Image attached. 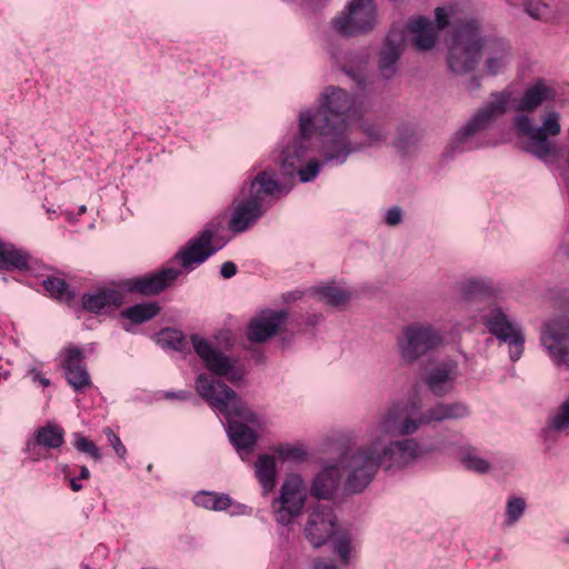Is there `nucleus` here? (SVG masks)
I'll list each match as a JSON object with an SVG mask.
<instances>
[{
    "mask_svg": "<svg viewBox=\"0 0 569 569\" xmlns=\"http://www.w3.org/2000/svg\"><path fill=\"white\" fill-rule=\"evenodd\" d=\"M425 425L423 413L415 401L399 402L380 413L368 426L365 442L345 453L340 463L346 470L345 490L362 492L379 470L402 469L415 463L423 449L415 435Z\"/></svg>",
    "mask_w": 569,
    "mask_h": 569,
    "instance_id": "obj_1",
    "label": "nucleus"
},
{
    "mask_svg": "<svg viewBox=\"0 0 569 569\" xmlns=\"http://www.w3.org/2000/svg\"><path fill=\"white\" fill-rule=\"evenodd\" d=\"M316 112L302 111L299 116V131L302 137L320 136L325 161L345 163L349 154L357 150L348 139L350 123L357 117L353 98L340 88H327L319 98Z\"/></svg>",
    "mask_w": 569,
    "mask_h": 569,
    "instance_id": "obj_2",
    "label": "nucleus"
},
{
    "mask_svg": "<svg viewBox=\"0 0 569 569\" xmlns=\"http://www.w3.org/2000/svg\"><path fill=\"white\" fill-rule=\"evenodd\" d=\"M513 59L510 42L482 33L479 22L471 19L457 27L448 47L447 63L451 72L466 74L482 61L489 77L503 73Z\"/></svg>",
    "mask_w": 569,
    "mask_h": 569,
    "instance_id": "obj_3",
    "label": "nucleus"
},
{
    "mask_svg": "<svg viewBox=\"0 0 569 569\" xmlns=\"http://www.w3.org/2000/svg\"><path fill=\"white\" fill-rule=\"evenodd\" d=\"M499 291V288L487 278H471L460 287V295L467 303L485 306V308H480L481 321L498 340L509 343L510 359L517 361L523 352L525 337L521 328L501 307L490 303V299L496 297Z\"/></svg>",
    "mask_w": 569,
    "mask_h": 569,
    "instance_id": "obj_4",
    "label": "nucleus"
},
{
    "mask_svg": "<svg viewBox=\"0 0 569 569\" xmlns=\"http://www.w3.org/2000/svg\"><path fill=\"white\" fill-rule=\"evenodd\" d=\"M196 390L203 400L229 420L237 417L252 425L259 423L257 413L226 383L206 375H199L196 381ZM229 438L238 450L252 448L257 440L256 432L252 429L237 421H229Z\"/></svg>",
    "mask_w": 569,
    "mask_h": 569,
    "instance_id": "obj_5",
    "label": "nucleus"
},
{
    "mask_svg": "<svg viewBox=\"0 0 569 569\" xmlns=\"http://www.w3.org/2000/svg\"><path fill=\"white\" fill-rule=\"evenodd\" d=\"M515 124L521 136L528 138L526 150L540 160L547 161L557 157L559 148L549 137H556L561 131L559 113L550 111L546 113L542 126L535 127L528 116L519 114L515 118Z\"/></svg>",
    "mask_w": 569,
    "mask_h": 569,
    "instance_id": "obj_6",
    "label": "nucleus"
},
{
    "mask_svg": "<svg viewBox=\"0 0 569 569\" xmlns=\"http://www.w3.org/2000/svg\"><path fill=\"white\" fill-rule=\"evenodd\" d=\"M441 331L425 322H415L403 328L397 340L399 355L406 363H413L442 343Z\"/></svg>",
    "mask_w": 569,
    "mask_h": 569,
    "instance_id": "obj_7",
    "label": "nucleus"
},
{
    "mask_svg": "<svg viewBox=\"0 0 569 569\" xmlns=\"http://www.w3.org/2000/svg\"><path fill=\"white\" fill-rule=\"evenodd\" d=\"M376 22L372 0H351L346 10L337 16L331 26L342 36H355L371 30Z\"/></svg>",
    "mask_w": 569,
    "mask_h": 569,
    "instance_id": "obj_8",
    "label": "nucleus"
},
{
    "mask_svg": "<svg viewBox=\"0 0 569 569\" xmlns=\"http://www.w3.org/2000/svg\"><path fill=\"white\" fill-rule=\"evenodd\" d=\"M305 501L306 487L301 476L288 475L281 486L280 497L272 505L276 520L282 526L289 525L300 515Z\"/></svg>",
    "mask_w": 569,
    "mask_h": 569,
    "instance_id": "obj_9",
    "label": "nucleus"
},
{
    "mask_svg": "<svg viewBox=\"0 0 569 569\" xmlns=\"http://www.w3.org/2000/svg\"><path fill=\"white\" fill-rule=\"evenodd\" d=\"M541 343L556 366L569 368V318L561 317L546 323Z\"/></svg>",
    "mask_w": 569,
    "mask_h": 569,
    "instance_id": "obj_10",
    "label": "nucleus"
},
{
    "mask_svg": "<svg viewBox=\"0 0 569 569\" xmlns=\"http://www.w3.org/2000/svg\"><path fill=\"white\" fill-rule=\"evenodd\" d=\"M310 137H300L282 151V157L279 160L280 167L286 176H293L297 173L301 182H309L313 180L320 170V163L312 159L306 168H301V163L307 156L308 144L307 140Z\"/></svg>",
    "mask_w": 569,
    "mask_h": 569,
    "instance_id": "obj_11",
    "label": "nucleus"
},
{
    "mask_svg": "<svg viewBox=\"0 0 569 569\" xmlns=\"http://www.w3.org/2000/svg\"><path fill=\"white\" fill-rule=\"evenodd\" d=\"M508 94L496 92L490 100L456 133V139L463 143L471 136L488 128L497 118L507 111Z\"/></svg>",
    "mask_w": 569,
    "mask_h": 569,
    "instance_id": "obj_12",
    "label": "nucleus"
},
{
    "mask_svg": "<svg viewBox=\"0 0 569 569\" xmlns=\"http://www.w3.org/2000/svg\"><path fill=\"white\" fill-rule=\"evenodd\" d=\"M337 528V518L328 506L317 503L308 515L305 526L306 539L313 548L328 542Z\"/></svg>",
    "mask_w": 569,
    "mask_h": 569,
    "instance_id": "obj_13",
    "label": "nucleus"
},
{
    "mask_svg": "<svg viewBox=\"0 0 569 569\" xmlns=\"http://www.w3.org/2000/svg\"><path fill=\"white\" fill-rule=\"evenodd\" d=\"M191 342L197 355L202 359L209 371L217 376L227 377L231 382L242 379V372L234 369V360L217 351L207 340L193 335Z\"/></svg>",
    "mask_w": 569,
    "mask_h": 569,
    "instance_id": "obj_14",
    "label": "nucleus"
},
{
    "mask_svg": "<svg viewBox=\"0 0 569 569\" xmlns=\"http://www.w3.org/2000/svg\"><path fill=\"white\" fill-rule=\"evenodd\" d=\"M60 363L67 382L76 391L91 387L90 375L84 363V355L78 347L73 345L66 346L60 351Z\"/></svg>",
    "mask_w": 569,
    "mask_h": 569,
    "instance_id": "obj_15",
    "label": "nucleus"
},
{
    "mask_svg": "<svg viewBox=\"0 0 569 569\" xmlns=\"http://www.w3.org/2000/svg\"><path fill=\"white\" fill-rule=\"evenodd\" d=\"M216 230L212 224H208L202 232L181 249L177 254L181 266L184 269H190L192 264L203 263L210 256H212L221 246L213 247V236Z\"/></svg>",
    "mask_w": 569,
    "mask_h": 569,
    "instance_id": "obj_16",
    "label": "nucleus"
},
{
    "mask_svg": "<svg viewBox=\"0 0 569 569\" xmlns=\"http://www.w3.org/2000/svg\"><path fill=\"white\" fill-rule=\"evenodd\" d=\"M179 274L180 270L167 268L150 274L129 279L124 286L129 292L153 296L170 287Z\"/></svg>",
    "mask_w": 569,
    "mask_h": 569,
    "instance_id": "obj_17",
    "label": "nucleus"
},
{
    "mask_svg": "<svg viewBox=\"0 0 569 569\" xmlns=\"http://www.w3.org/2000/svg\"><path fill=\"white\" fill-rule=\"evenodd\" d=\"M458 377V366L455 362H445L430 368L425 376V383L436 397H445L453 391Z\"/></svg>",
    "mask_w": 569,
    "mask_h": 569,
    "instance_id": "obj_18",
    "label": "nucleus"
},
{
    "mask_svg": "<svg viewBox=\"0 0 569 569\" xmlns=\"http://www.w3.org/2000/svg\"><path fill=\"white\" fill-rule=\"evenodd\" d=\"M405 36L399 30H391L379 54V71L385 79H391L397 72V62L402 53Z\"/></svg>",
    "mask_w": 569,
    "mask_h": 569,
    "instance_id": "obj_19",
    "label": "nucleus"
},
{
    "mask_svg": "<svg viewBox=\"0 0 569 569\" xmlns=\"http://www.w3.org/2000/svg\"><path fill=\"white\" fill-rule=\"evenodd\" d=\"M284 311H263L252 319L248 328V339L253 342H264L273 337L283 325Z\"/></svg>",
    "mask_w": 569,
    "mask_h": 569,
    "instance_id": "obj_20",
    "label": "nucleus"
},
{
    "mask_svg": "<svg viewBox=\"0 0 569 569\" xmlns=\"http://www.w3.org/2000/svg\"><path fill=\"white\" fill-rule=\"evenodd\" d=\"M341 473L338 465L326 463L311 482L310 492L317 499H331L340 488Z\"/></svg>",
    "mask_w": 569,
    "mask_h": 569,
    "instance_id": "obj_21",
    "label": "nucleus"
},
{
    "mask_svg": "<svg viewBox=\"0 0 569 569\" xmlns=\"http://www.w3.org/2000/svg\"><path fill=\"white\" fill-rule=\"evenodd\" d=\"M263 213L261 203L251 199L238 203L236 207L229 228L236 233L246 231L252 226Z\"/></svg>",
    "mask_w": 569,
    "mask_h": 569,
    "instance_id": "obj_22",
    "label": "nucleus"
},
{
    "mask_svg": "<svg viewBox=\"0 0 569 569\" xmlns=\"http://www.w3.org/2000/svg\"><path fill=\"white\" fill-rule=\"evenodd\" d=\"M425 425L451 419H462L469 415V408L462 402H437L422 411Z\"/></svg>",
    "mask_w": 569,
    "mask_h": 569,
    "instance_id": "obj_23",
    "label": "nucleus"
},
{
    "mask_svg": "<svg viewBox=\"0 0 569 569\" xmlns=\"http://www.w3.org/2000/svg\"><path fill=\"white\" fill-rule=\"evenodd\" d=\"M122 303V295L114 289H99L82 297V307L89 312L99 313L108 308H117Z\"/></svg>",
    "mask_w": 569,
    "mask_h": 569,
    "instance_id": "obj_24",
    "label": "nucleus"
},
{
    "mask_svg": "<svg viewBox=\"0 0 569 569\" xmlns=\"http://www.w3.org/2000/svg\"><path fill=\"white\" fill-rule=\"evenodd\" d=\"M409 30L413 34L412 42L418 50L431 49L438 38V31L432 21L422 17L411 20Z\"/></svg>",
    "mask_w": 569,
    "mask_h": 569,
    "instance_id": "obj_25",
    "label": "nucleus"
},
{
    "mask_svg": "<svg viewBox=\"0 0 569 569\" xmlns=\"http://www.w3.org/2000/svg\"><path fill=\"white\" fill-rule=\"evenodd\" d=\"M555 93L551 88L547 87L543 81H538L533 86L529 87L516 107L517 111H533L542 102L552 100Z\"/></svg>",
    "mask_w": 569,
    "mask_h": 569,
    "instance_id": "obj_26",
    "label": "nucleus"
},
{
    "mask_svg": "<svg viewBox=\"0 0 569 569\" xmlns=\"http://www.w3.org/2000/svg\"><path fill=\"white\" fill-rule=\"evenodd\" d=\"M256 476L262 487V493L269 495L277 483V465L274 457L262 455L258 458L256 465Z\"/></svg>",
    "mask_w": 569,
    "mask_h": 569,
    "instance_id": "obj_27",
    "label": "nucleus"
},
{
    "mask_svg": "<svg viewBox=\"0 0 569 569\" xmlns=\"http://www.w3.org/2000/svg\"><path fill=\"white\" fill-rule=\"evenodd\" d=\"M279 190V183L273 176L267 171L260 172L250 184L251 200L261 203L266 196L273 194Z\"/></svg>",
    "mask_w": 569,
    "mask_h": 569,
    "instance_id": "obj_28",
    "label": "nucleus"
},
{
    "mask_svg": "<svg viewBox=\"0 0 569 569\" xmlns=\"http://www.w3.org/2000/svg\"><path fill=\"white\" fill-rule=\"evenodd\" d=\"M64 431L54 423L48 422L37 430V443L44 448L57 449L63 445Z\"/></svg>",
    "mask_w": 569,
    "mask_h": 569,
    "instance_id": "obj_29",
    "label": "nucleus"
},
{
    "mask_svg": "<svg viewBox=\"0 0 569 569\" xmlns=\"http://www.w3.org/2000/svg\"><path fill=\"white\" fill-rule=\"evenodd\" d=\"M160 312L157 302H143L134 305L121 311V316L133 323H142L154 318Z\"/></svg>",
    "mask_w": 569,
    "mask_h": 569,
    "instance_id": "obj_30",
    "label": "nucleus"
},
{
    "mask_svg": "<svg viewBox=\"0 0 569 569\" xmlns=\"http://www.w3.org/2000/svg\"><path fill=\"white\" fill-rule=\"evenodd\" d=\"M0 267L2 268H28V256L17 250L11 244L0 243Z\"/></svg>",
    "mask_w": 569,
    "mask_h": 569,
    "instance_id": "obj_31",
    "label": "nucleus"
},
{
    "mask_svg": "<svg viewBox=\"0 0 569 569\" xmlns=\"http://www.w3.org/2000/svg\"><path fill=\"white\" fill-rule=\"evenodd\" d=\"M193 501L197 506L208 510L223 511L231 506V499L228 495H218L216 492H200Z\"/></svg>",
    "mask_w": 569,
    "mask_h": 569,
    "instance_id": "obj_32",
    "label": "nucleus"
},
{
    "mask_svg": "<svg viewBox=\"0 0 569 569\" xmlns=\"http://www.w3.org/2000/svg\"><path fill=\"white\" fill-rule=\"evenodd\" d=\"M316 292L326 305L333 307L346 305L350 299V293L347 290L335 286H320Z\"/></svg>",
    "mask_w": 569,
    "mask_h": 569,
    "instance_id": "obj_33",
    "label": "nucleus"
},
{
    "mask_svg": "<svg viewBox=\"0 0 569 569\" xmlns=\"http://www.w3.org/2000/svg\"><path fill=\"white\" fill-rule=\"evenodd\" d=\"M44 289L56 299L70 301L73 292L69 290L68 284L60 278H48L43 281Z\"/></svg>",
    "mask_w": 569,
    "mask_h": 569,
    "instance_id": "obj_34",
    "label": "nucleus"
},
{
    "mask_svg": "<svg viewBox=\"0 0 569 569\" xmlns=\"http://www.w3.org/2000/svg\"><path fill=\"white\" fill-rule=\"evenodd\" d=\"M549 429L569 433V398L560 406L559 411L550 417Z\"/></svg>",
    "mask_w": 569,
    "mask_h": 569,
    "instance_id": "obj_35",
    "label": "nucleus"
},
{
    "mask_svg": "<svg viewBox=\"0 0 569 569\" xmlns=\"http://www.w3.org/2000/svg\"><path fill=\"white\" fill-rule=\"evenodd\" d=\"M160 341L163 346L177 351H183L188 346L182 332L176 329H164L160 332Z\"/></svg>",
    "mask_w": 569,
    "mask_h": 569,
    "instance_id": "obj_36",
    "label": "nucleus"
},
{
    "mask_svg": "<svg viewBox=\"0 0 569 569\" xmlns=\"http://www.w3.org/2000/svg\"><path fill=\"white\" fill-rule=\"evenodd\" d=\"M526 502L520 497H512L508 500L506 506V525H515L523 515Z\"/></svg>",
    "mask_w": 569,
    "mask_h": 569,
    "instance_id": "obj_37",
    "label": "nucleus"
},
{
    "mask_svg": "<svg viewBox=\"0 0 569 569\" xmlns=\"http://www.w3.org/2000/svg\"><path fill=\"white\" fill-rule=\"evenodd\" d=\"M368 62L367 54H350L349 56V66H345L343 70L347 74L353 78L358 84H361L363 81V74L360 68Z\"/></svg>",
    "mask_w": 569,
    "mask_h": 569,
    "instance_id": "obj_38",
    "label": "nucleus"
},
{
    "mask_svg": "<svg viewBox=\"0 0 569 569\" xmlns=\"http://www.w3.org/2000/svg\"><path fill=\"white\" fill-rule=\"evenodd\" d=\"M462 463L468 470H472L479 473H485L490 470V463L475 455V453H467L462 457Z\"/></svg>",
    "mask_w": 569,
    "mask_h": 569,
    "instance_id": "obj_39",
    "label": "nucleus"
},
{
    "mask_svg": "<svg viewBox=\"0 0 569 569\" xmlns=\"http://www.w3.org/2000/svg\"><path fill=\"white\" fill-rule=\"evenodd\" d=\"M74 436V447L79 451L90 455L94 460H99L101 458L100 450L92 441L81 436L80 433H76Z\"/></svg>",
    "mask_w": 569,
    "mask_h": 569,
    "instance_id": "obj_40",
    "label": "nucleus"
},
{
    "mask_svg": "<svg viewBox=\"0 0 569 569\" xmlns=\"http://www.w3.org/2000/svg\"><path fill=\"white\" fill-rule=\"evenodd\" d=\"M278 453L288 460L301 461L306 457V451L301 446H281Z\"/></svg>",
    "mask_w": 569,
    "mask_h": 569,
    "instance_id": "obj_41",
    "label": "nucleus"
},
{
    "mask_svg": "<svg viewBox=\"0 0 569 569\" xmlns=\"http://www.w3.org/2000/svg\"><path fill=\"white\" fill-rule=\"evenodd\" d=\"M361 129H362V132L367 136V138L371 142H379L385 139L383 129L377 123H371V122L365 121L361 123Z\"/></svg>",
    "mask_w": 569,
    "mask_h": 569,
    "instance_id": "obj_42",
    "label": "nucleus"
},
{
    "mask_svg": "<svg viewBox=\"0 0 569 569\" xmlns=\"http://www.w3.org/2000/svg\"><path fill=\"white\" fill-rule=\"evenodd\" d=\"M526 12L533 19H541L545 4L541 0H523Z\"/></svg>",
    "mask_w": 569,
    "mask_h": 569,
    "instance_id": "obj_43",
    "label": "nucleus"
},
{
    "mask_svg": "<svg viewBox=\"0 0 569 569\" xmlns=\"http://www.w3.org/2000/svg\"><path fill=\"white\" fill-rule=\"evenodd\" d=\"M335 551L340 556L345 563L349 562V555L351 551L350 541L348 538L342 537L335 543Z\"/></svg>",
    "mask_w": 569,
    "mask_h": 569,
    "instance_id": "obj_44",
    "label": "nucleus"
},
{
    "mask_svg": "<svg viewBox=\"0 0 569 569\" xmlns=\"http://www.w3.org/2000/svg\"><path fill=\"white\" fill-rule=\"evenodd\" d=\"M402 211L399 207L395 206L388 209L386 213V222L389 226H397L401 222Z\"/></svg>",
    "mask_w": 569,
    "mask_h": 569,
    "instance_id": "obj_45",
    "label": "nucleus"
},
{
    "mask_svg": "<svg viewBox=\"0 0 569 569\" xmlns=\"http://www.w3.org/2000/svg\"><path fill=\"white\" fill-rule=\"evenodd\" d=\"M437 31L445 29L449 24V14L443 8L436 9Z\"/></svg>",
    "mask_w": 569,
    "mask_h": 569,
    "instance_id": "obj_46",
    "label": "nucleus"
},
{
    "mask_svg": "<svg viewBox=\"0 0 569 569\" xmlns=\"http://www.w3.org/2000/svg\"><path fill=\"white\" fill-rule=\"evenodd\" d=\"M220 273L223 278L229 279L237 273V266L231 261L223 262L220 268Z\"/></svg>",
    "mask_w": 569,
    "mask_h": 569,
    "instance_id": "obj_47",
    "label": "nucleus"
},
{
    "mask_svg": "<svg viewBox=\"0 0 569 569\" xmlns=\"http://www.w3.org/2000/svg\"><path fill=\"white\" fill-rule=\"evenodd\" d=\"M110 445L112 446L113 450L120 458H124L127 450L119 437H117L112 442H110Z\"/></svg>",
    "mask_w": 569,
    "mask_h": 569,
    "instance_id": "obj_48",
    "label": "nucleus"
},
{
    "mask_svg": "<svg viewBox=\"0 0 569 569\" xmlns=\"http://www.w3.org/2000/svg\"><path fill=\"white\" fill-rule=\"evenodd\" d=\"M29 373L33 381H39L43 387H48L50 385V380L43 377L37 369H30Z\"/></svg>",
    "mask_w": 569,
    "mask_h": 569,
    "instance_id": "obj_49",
    "label": "nucleus"
},
{
    "mask_svg": "<svg viewBox=\"0 0 569 569\" xmlns=\"http://www.w3.org/2000/svg\"><path fill=\"white\" fill-rule=\"evenodd\" d=\"M312 569H339L336 565L322 560H315Z\"/></svg>",
    "mask_w": 569,
    "mask_h": 569,
    "instance_id": "obj_50",
    "label": "nucleus"
},
{
    "mask_svg": "<svg viewBox=\"0 0 569 569\" xmlns=\"http://www.w3.org/2000/svg\"><path fill=\"white\" fill-rule=\"evenodd\" d=\"M480 86H481L480 79H479V78H477V77H472V78L468 81V83H467V90H469V91H471V92H472V91L478 90V89L480 88Z\"/></svg>",
    "mask_w": 569,
    "mask_h": 569,
    "instance_id": "obj_51",
    "label": "nucleus"
},
{
    "mask_svg": "<svg viewBox=\"0 0 569 569\" xmlns=\"http://www.w3.org/2000/svg\"><path fill=\"white\" fill-rule=\"evenodd\" d=\"M166 398H170V399L177 398V399L186 400V399L189 398V392H187V391H180L178 393H176V392H167L166 393Z\"/></svg>",
    "mask_w": 569,
    "mask_h": 569,
    "instance_id": "obj_52",
    "label": "nucleus"
},
{
    "mask_svg": "<svg viewBox=\"0 0 569 569\" xmlns=\"http://www.w3.org/2000/svg\"><path fill=\"white\" fill-rule=\"evenodd\" d=\"M70 486H71L72 490L76 492H78L82 489V485L79 482V479L72 478L70 480Z\"/></svg>",
    "mask_w": 569,
    "mask_h": 569,
    "instance_id": "obj_53",
    "label": "nucleus"
},
{
    "mask_svg": "<svg viewBox=\"0 0 569 569\" xmlns=\"http://www.w3.org/2000/svg\"><path fill=\"white\" fill-rule=\"evenodd\" d=\"M103 432H104L106 437L108 438L109 442H112L118 437L109 427H107L103 430Z\"/></svg>",
    "mask_w": 569,
    "mask_h": 569,
    "instance_id": "obj_54",
    "label": "nucleus"
},
{
    "mask_svg": "<svg viewBox=\"0 0 569 569\" xmlns=\"http://www.w3.org/2000/svg\"><path fill=\"white\" fill-rule=\"evenodd\" d=\"M89 477H90L89 469L86 466H82L81 469H80L79 479H89Z\"/></svg>",
    "mask_w": 569,
    "mask_h": 569,
    "instance_id": "obj_55",
    "label": "nucleus"
},
{
    "mask_svg": "<svg viewBox=\"0 0 569 569\" xmlns=\"http://www.w3.org/2000/svg\"><path fill=\"white\" fill-rule=\"evenodd\" d=\"M395 146L399 150H405L406 149V146H405L402 139H400V138L395 142Z\"/></svg>",
    "mask_w": 569,
    "mask_h": 569,
    "instance_id": "obj_56",
    "label": "nucleus"
},
{
    "mask_svg": "<svg viewBox=\"0 0 569 569\" xmlns=\"http://www.w3.org/2000/svg\"><path fill=\"white\" fill-rule=\"evenodd\" d=\"M560 250L565 256H569V243L561 244Z\"/></svg>",
    "mask_w": 569,
    "mask_h": 569,
    "instance_id": "obj_57",
    "label": "nucleus"
},
{
    "mask_svg": "<svg viewBox=\"0 0 569 569\" xmlns=\"http://www.w3.org/2000/svg\"><path fill=\"white\" fill-rule=\"evenodd\" d=\"M565 541H566L567 543H569V532L566 535V537H565Z\"/></svg>",
    "mask_w": 569,
    "mask_h": 569,
    "instance_id": "obj_58",
    "label": "nucleus"
},
{
    "mask_svg": "<svg viewBox=\"0 0 569 569\" xmlns=\"http://www.w3.org/2000/svg\"><path fill=\"white\" fill-rule=\"evenodd\" d=\"M84 211H86V206L80 207V212L82 213Z\"/></svg>",
    "mask_w": 569,
    "mask_h": 569,
    "instance_id": "obj_59",
    "label": "nucleus"
}]
</instances>
